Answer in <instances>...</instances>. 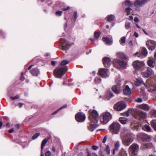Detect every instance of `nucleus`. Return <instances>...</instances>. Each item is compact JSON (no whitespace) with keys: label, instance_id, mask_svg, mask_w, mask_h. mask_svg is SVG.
<instances>
[{"label":"nucleus","instance_id":"f257e3e1","mask_svg":"<svg viewBox=\"0 0 156 156\" xmlns=\"http://www.w3.org/2000/svg\"><path fill=\"white\" fill-rule=\"evenodd\" d=\"M125 132V135L122 137V140L123 144L128 146L133 141L134 136L128 129H126Z\"/></svg>","mask_w":156,"mask_h":156},{"label":"nucleus","instance_id":"f03ea898","mask_svg":"<svg viewBox=\"0 0 156 156\" xmlns=\"http://www.w3.org/2000/svg\"><path fill=\"white\" fill-rule=\"evenodd\" d=\"M100 121L102 124H105L112 119V114L109 112H105L100 115Z\"/></svg>","mask_w":156,"mask_h":156},{"label":"nucleus","instance_id":"7ed1b4c3","mask_svg":"<svg viewBox=\"0 0 156 156\" xmlns=\"http://www.w3.org/2000/svg\"><path fill=\"white\" fill-rule=\"evenodd\" d=\"M120 128V125L117 122H113L109 126L110 131L113 134H118Z\"/></svg>","mask_w":156,"mask_h":156},{"label":"nucleus","instance_id":"20e7f679","mask_svg":"<svg viewBox=\"0 0 156 156\" xmlns=\"http://www.w3.org/2000/svg\"><path fill=\"white\" fill-rule=\"evenodd\" d=\"M61 43V48L63 50H66L74 44L73 43H70L69 41L64 39H61L59 40Z\"/></svg>","mask_w":156,"mask_h":156},{"label":"nucleus","instance_id":"39448f33","mask_svg":"<svg viewBox=\"0 0 156 156\" xmlns=\"http://www.w3.org/2000/svg\"><path fill=\"white\" fill-rule=\"evenodd\" d=\"M139 149V146L136 144H133L129 148V156H135Z\"/></svg>","mask_w":156,"mask_h":156},{"label":"nucleus","instance_id":"423d86ee","mask_svg":"<svg viewBox=\"0 0 156 156\" xmlns=\"http://www.w3.org/2000/svg\"><path fill=\"white\" fill-rule=\"evenodd\" d=\"M91 123H95L98 120V114L97 112L94 110H92L91 114L89 117Z\"/></svg>","mask_w":156,"mask_h":156},{"label":"nucleus","instance_id":"0eeeda50","mask_svg":"<svg viewBox=\"0 0 156 156\" xmlns=\"http://www.w3.org/2000/svg\"><path fill=\"white\" fill-rule=\"evenodd\" d=\"M146 44L149 49L151 51L153 50L156 47V42L153 40H149L147 41L146 42Z\"/></svg>","mask_w":156,"mask_h":156},{"label":"nucleus","instance_id":"6e6552de","mask_svg":"<svg viewBox=\"0 0 156 156\" xmlns=\"http://www.w3.org/2000/svg\"><path fill=\"white\" fill-rule=\"evenodd\" d=\"M86 116L82 113H78L75 115L76 120L79 122H82L85 120Z\"/></svg>","mask_w":156,"mask_h":156},{"label":"nucleus","instance_id":"1a4fd4ad","mask_svg":"<svg viewBox=\"0 0 156 156\" xmlns=\"http://www.w3.org/2000/svg\"><path fill=\"white\" fill-rule=\"evenodd\" d=\"M146 87L148 88L149 91L152 93L156 92V84L149 83L147 81Z\"/></svg>","mask_w":156,"mask_h":156},{"label":"nucleus","instance_id":"9d476101","mask_svg":"<svg viewBox=\"0 0 156 156\" xmlns=\"http://www.w3.org/2000/svg\"><path fill=\"white\" fill-rule=\"evenodd\" d=\"M137 137L139 139L143 141H149L151 138L150 136L142 133L138 134L137 135Z\"/></svg>","mask_w":156,"mask_h":156},{"label":"nucleus","instance_id":"9b49d317","mask_svg":"<svg viewBox=\"0 0 156 156\" xmlns=\"http://www.w3.org/2000/svg\"><path fill=\"white\" fill-rule=\"evenodd\" d=\"M134 117L137 119H139L140 118L144 119L146 116L145 113L142 111H139L135 113L134 115Z\"/></svg>","mask_w":156,"mask_h":156},{"label":"nucleus","instance_id":"f8f14e48","mask_svg":"<svg viewBox=\"0 0 156 156\" xmlns=\"http://www.w3.org/2000/svg\"><path fill=\"white\" fill-rule=\"evenodd\" d=\"M115 107L117 110L120 111L125 108L126 107V105L124 102H119L117 103L115 105Z\"/></svg>","mask_w":156,"mask_h":156},{"label":"nucleus","instance_id":"ddd939ff","mask_svg":"<svg viewBox=\"0 0 156 156\" xmlns=\"http://www.w3.org/2000/svg\"><path fill=\"white\" fill-rule=\"evenodd\" d=\"M108 71L107 69L101 68L99 69V75L104 78L108 76Z\"/></svg>","mask_w":156,"mask_h":156},{"label":"nucleus","instance_id":"4468645a","mask_svg":"<svg viewBox=\"0 0 156 156\" xmlns=\"http://www.w3.org/2000/svg\"><path fill=\"white\" fill-rule=\"evenodd\" d=\"M148 1V0H142L141 1L140 0H136L135 2L134 5L135 6H142Z\"/></svg>","mask_w":156,"mask_h":156},{"label":"nucleus","instance_id":"2eb2a0df","mask_svg":"<svg viewBox=\"0 0 156 156\" xmlns=\"http://www.w3.org/2000/svg\"><path fill=\"white\" fill-rule=\"evenodd\" d=\"M68 68L66 66L59 68V78H60L65 73L67 70Z\"/></svg>","mask_w":156,"mask_h":156},{"label":"nucleus","instance_id":"dca6fc26","mask_svg":"<svg viewBox=\"0 0 156 156\" xmlns=\"http://www.w3.org/2000/svg\"><path fill=\"white\" fill-rule=\"evenodd\" d=\"M154 73L152 69L150 67L147 68V71L146 72H143L142 73L143 76L146 78H147Z\"/></svg>","mask_w":156,"mask_h":156},{"label":"nucleus","instance_id":"f3484780","mask_svg":"<svg viewBox=\"0 0 156 156\" xmlns=\"http://www.w3.org/2000/svg\"><path fill=\"white\" fill-rule=\"evenodd\" d=\"M116 62L118 63L121 67L123 68L125 67L127 65V63L126 62L121 61L119 59H115L114 60L113 63H115Z\"/></svg>","mask_w":156,"mask_h":156},{"label":"nucleus","instance_id":"a211bd4d","mask_svg":"<svg viewBox=\"0 0 156 156\" xmlns=\"http://www.w3.org/2000/svg\"><path fill=\"white\" fill-rule=\"evenodd\" d=\"M112 90L115 94H119L121 90V89L119 86L115 85L112 87Z\"/></svg>","mask_w":156,"mask_h":156},{"label":"nucleus","instance_id":"6ab92c4d","mask_svg":"<svg viewBox=\"0 0 156 156\" xmlns=\"http://www.w3.org/2000/svg\"><path fill=\"white\" fill-rule=\"evenodd\" d=\"M143 64V62L139 61H136L133 62V65L135 69H140V67L142 66Z\"/></svg>","mask_w":156,"mask_h":156},{"label":"nucleus","instance_id":"aec40b11","mask_svg":"<svg viewBox=\"0 0 156 156\" xmlns=\"http://www.w3.org/2000/svg\"><path fill=\"white\" fill-rule=\"evenodd\" d=\"M103 63L104 66L106 67H108L111 62L110 59L108 57H105L103 59Z\"/></svg>","mask_w":156,"mask_h":156},{"label":"nucleus","instance_id":"412c9836","mask_svg":"<svg viewBox=\"0 0 156 156\" xmlns=\"http://www.w3.org/2000/svg\"><path fill=\"white\" fill-rule=\"evenodd\" d=\"M131 123V127L132 129L134 130H138L139 126L137 122L134 121L132 122Z\"/></svg>","mask_w":156,"mask_h":156},{"label":"nucleus","instance_id":"4be33fe9","mask_svg":"<svg viewBox=\"0 0 156 156\" xmlns=\"http://www.w3.org/2000/svg\"><path fill=\"white\" fill-rule=\"evenodd\" d=\"M124 94L125 95L130 94L131 93L130 89L128 85H126L123 90Z\"/></svg>","mask_w":156,"mask_h":156},{"label":"nucleus","instance_id":"5701e85b","mask_svg":"<svg viewBox=\"0 0 156 156\" xmlns=\"http://www.w3.org/2000/svg\"><path fill=\"white\" fill-rule=\"evenodd\" d=\"M31 74L34 76H37L40 74V72L37 68L33 69L30 71Z\"/></svg>","mask_w":156,"mask_h":156},{"label":"nucleus","instance_id":"b1692460","mask_svg":"<svg viewBox=\"0 0 156 156\" xmlns=\"http://www.w3.org/2000/svg\"><path fill=\"white\" fill-rule=\"evenodd\" d=\"M103 41L105 42L106 44H111L112 42V41L111 39L107 37H103L102 38Z\"/></svg>","mask_w":156,"mask_h":156},{"label":"nucleus","instance_id":"393cba45","mask_svg":"<svg viewBox=\"0 0 156 156\" xmlns=\"http://www.w3.org/2000/svg\"><path fill=\"white\" fill-rule=\"evenodd\" d=\"M117 55L118 57L121 59L126 60L127 59V58L126 57L125 55L122 53L119 52L117 53Z\"/></svg>","mask_w":156,"mask_h":156},{"label":"nucleus","instance_id":"a878e982","mask_svg":"<svg viewBox=\"0 0 156 156\" xmlns=\"http://www.w3.org/2000/svg\"><path fill=\"white\" fill-rule=\"evenodd\" d=\"M143 83L145 84L143 80L141 78L137 79L135 83V85L137 86H140V84Z\"/></svg>","mask_w":156,"mask_h":156},{"label":"nucleus","instance_id":"bb28decb","mask_svg":"<svg viewBox=\"0 0 156 156\" xmlns=\"http://www.w3.org/2000/svg\"><path fill=\"white\" fill-rule=\"evenodd\" d=\"M144 147L143 149H145L146 148H151L152 147L153 145L152 143H144L143 144Z\"/></svg>","mask_w":156,"mask_h":156},{"label":"nucleus","instance_id":"cd10ccee","mask_svg":"<svg viewBox=\"0 0 156 156\" xmlns=\"http://www.w3.org/2000/svg\"><path fill=\"white\" fill-rule=\"evenodd\" d=\"M119 121L122 124H125L127 123L128 121L127 119L124 118H120L119 120Z\"/></svg>","mask_w":156,"mask_h":156},{"label":"nucleus","instance_id":"c85d7f7f","mask_svg":"<svg viewBox=\"0 0 156 156\" xmlns=\"http://www.w3.org/2000/svg\"><path fill=\"white\" fill-rule=\"evenodd\" d=\"M107 96L105 99L107 100H109L111 98L113 97V94L111 91H108L107 94Z\"/></svg>","mask_w":156,"mask_h":156},{"label":"nucleus","instance_id":"c756f323","mask_svg":"<svg viewBox=\"0 0 156 156\" xmlns=\"http://www.w3.org/2000/svg\"><path fill=\"white\" fill-rule=\"evenodd\" d=\"M48 140L46 138H44L42 141L41 144V152L43 151V149L45 145L47 142Z\"/></svg>","mask_w":156,"mask_h":156},{"label":"nucleus","instance_id":"7c9ffc66","mask_svg":"<svg viewBox=\"0 0 156 156\" xmlns=\"http://www.w3.org/2000/svg\"><path fill=\"white\" fill-rule=\"evenodd\" d=\"M107 20L108 21H112L115 19V16L114 15H108L106 17Z\"/></svg>","mask_w":156,"mask_h":156},{"label":"nucleus","instance_id":"2f4dec72","mask_svg":"<svg viewBox=\"0 0 156 156\" xmlns=\"http://www.w3.org/2000/svg\"><path fill=\"white\" fill-rule=\"evenodd\" d=\"M98 126V124H94L90 125V126L88 127V128L89 130L91 131H93Z\"/></svg>","mask_w":156,"mask_h":156},{"label":"nucleus","instance_id":"473e14b6","mask_svg":"<svg viewBox=\"0 0 156 156\" xmlns=\"http://www.w3.org/2000/svg\"><path fill=\"white\" fill-rule=\"evenodd\" d=\"M140 108L143 109L145 110L148 111L149 109L148 107L146 104H142L139 106Z\"/></svg>","mask_w":156,"mask_h":156},{"label":"nucleus","instance_id":"72a5a7b5","mask_svg":"<svg viewBox=\"0 0 156 156\" xmlns=\"http://www.w3.org/2000/svg\"><path fill=\"white\" fill-rule=\"evenodd\" d=\"M53 73L54 76L57 78L58 77V68H56L54 71Z\"/></svg>","mask_w":156,"mask_h":156},{"label":"nucleus","instance_id":"f704fd0d","mask_svg":"<svg viewBox=\"0 0 156 156\" xmlns=\"http://www.w3.org/2000/svg\"><path fill=\"white\" fill-rule=\"evenodd\" d=\"M77 17V12L76 11L74 12L72 18V20L75 21Z\"/></svg>","mask_w":156,"mask_h":156},{"label":"nucleus","instance_id":"c9c22d12","mask_svg":"<svg viewBox=\"0 0 156 156\" xmlns=\"http://www.w3.org/2000/svg\"><path fill=\"white\" fill-rule=\"evenodd\" d=\"M151 123L152 126L155 130H156V120L152 121Z\"/></svg>","mask_w":156,"mask_h":156},{"label":"nucleus","instance_id":"e433bc0d","mask_svg":"<svg viewBox=\"0 0 156 156\" xmlns=\"http://www.w3.org/2000/svg\"><path fill=\"white\" fill-rule=\"evenodd\" d=\"M119 156H127V154L126 152L123 150L120 151Z\"/></svg>","mask_w":156,"mask_h":156},{"label":"nucleus","instance_id":"4c0bfd02","mask_svg":"<svg viewBox=\"0 0 156 156\" xmlns=\"http://www.w3.org/2000/svg\"><path fill=\"white\" fill-rule=\"evenodd\" d=\"M119 147V142L118 141H117L115 143V148L114 149L116 151H117L118 150Z\"/></svg>","mask_w":156,"mask_h":156},{"label":"nucleus","instance_id":"58836bf2","mask_svg":"<svg viewBox=\"0 0 156 156\" xmlns=\"http://www.w3.org/2000/svg\"><path fill=\"white\" fill-rule=\"evenodd\" d=\"M131 23L129 22L126 21L125 24V27L126 29L129 30L130 27Z\"/></svg>","mask_w":156,"mask_h":156},{"label":"nucleus","instance_id":"ea45409f","mask_svg":"<svg viewBox=\"0 0 156 156\" xmlns=\"http://www.w3.org/2000/svg\"><path fill=\"white\" fill-rule=\"evenodd\" d=\"M143 129L148 132H150L151 129L150 126L147 125H145L143 127Z\"/></svg>","mask_w":156,"mask_h":156},{"label":"nucleus","instance_id":"a19ab883","mask_svg":"<svg viewBox=\"0 0 156 156\" xmlns=\"http://www.w3.org/2000/svg\"><path fill=\"white\" fill-rule=\"evenodd\" d=\"M141 96L144 97V100L146 99L147 98V96L146 93L144 91H142L140 92Z\"/></svg>","mask_w":156,"mask_h":156},{"label":"nucleus","instance_id":"79ce46f5","mask_svg":"<svg viewBox=\"0 0 156 156\" xmlns=\"http://www.w3.org/2000/svg\"><path fill=\"white\" fill-rule=\"evenodd\" d=\"M69 62L67 60H64L62 61L60 63V65L62 66H64L66 64H68Z\"/></svg>","mask_w":156,"mask_h":156},{"label":"nucleus","instance_id":"37998d69","mask_svg":"<svg viewBox=\"0 0 156 156\" xmlns=\"http://www.w3.org/2000/svg\"><path fill=\"white\" fill-rule=\"evenodd\" d=\"M95 83L98 84L100 83L101 81V79L99 77H96L94 80Z\"/></svg>","mask_w":156,"mask_h":156},{"label":"nucleus","instance_id":"c03bdc74","mask_svg":"<svg viewBox=\"0 0 156 156\" xmlns=\"http://www.w3.org/2000/svg\"><path fill=\"white\" fill-rule=\"evenodd\" d=\"M126 41V37H122L120 40V42L122 45H123L125 43Z\"/></svg>","mask_w":156,"mask_h":156},{"label":"nucleus","instance_id":"a18cd8bd","mask_svg":"<svg viewBox=\"0 0 156 156\" xmlns=\"http://www.w3.org/2000/svg\"><path fill=\"white\" fill-rule=\"evenodd\" d=\"M105 151L106 152V153L108 154H109L110 153V147H109L108 145H107L106 147L105 148Z\"/></svg>","mask_w":156,"mask_h":156},{"label":"nucleus","instance_id":"49530a36","mask_svg":"<svg viewBox=\"0 0 156 156\" xmlns=\"http://www.w3.org/2000/svg\"><path fill=\"white\" fill-rule=\"evenodd\" d=\"M125 4L126 5L130 6H132L133 4L131 3L130 1L129 0H126L125 2Z\"/></svg>","mask_w":156,"mask_h":156},{"label":"nucleus","instance_id":"de8ad7c7","mask_svg":"<svg viewBox=\"0 0 156 156\" xmlns=\"http://www.w3.org/2000/svg\"><path fill=\"white\" fill-rule=\"evenodd\" d=\"M131 10V9L129 7L125 9V12L126 13V15H129V13Z\"/></svg>","mask_w":156,"mask_h":156},{"label":"nucleus","instance_id":"09e8293b","mask_svg":"<svg viewBox=\"0 0 156 156\" xmlns=\"http://www.w3.org/2000/svg\"><path fill=\"white\" fill-rule=\"evenodd\" d=\"M142 53L144 55H147V52L146 48H143Z\"/></svg>","mask_w":156,"mask_h":156},{"label":"nucleus","instance_id":"8fccbe9b","mask_svg":"<svg viewBox=\"0 0 156 156\" xmlns=\"http://www.w3.org/2000/svg\"><path fill=\"white\" fill-rule=\"evenodd\" d=\"M40 133H38L34 134L32 137V139L34 140L37 138L40 135Z\"/></svg>","mask_w":156,"mask_h":156},{"label":"nucleus","instance_id":"3c124183","mask_svg":"<svg viewBox=\"0 0 156 156\" xmlns=\"http://www.w3.org/2000/svg\"><path fill=\"white\" fill-rule=\"evenodd\" d=\"M100 35V33L95 32L94 34V36L95 38L97 39L98 38Z\"/></svg>","mask_w":156,"mask_h":156},{"label":"nucleus","instance_id":"603ef678","mask_svg":"<svg viewBox=\"0 0 156 156\" xmlns=\"http://www.w3.org/2000/svg\"><path fill=\"white\" fill-rule=\"evenodd\" d=\"M151 113L152 116L156 118V110H152L151 112Z\"/></svg>","mask_w":156,"mask_h":156},{"label":"nucleus","instance_id":"864d4df0","mask_svg":"<svg viewBox=\"0 0 156 156\" xmlns=\"http://www.w3.org/2000/svg\"><path fill=\"white\" fill-rule=\"evenodd\" d=\"M153 64V61L151 60H149L147 62L148 65L150 66H152Z\"/></svg>","mask_w":156,"mask_h":156},{"label":"nucleus","instance_id":"5fc2aeb1","mask_svg":"<svg viewBox=\"0 0 156 156\" xmlns=\"http://www.w3.org/2000/svg\"><path fill=\"white\" fill-rule=\"evenodd\" d=\"M51 155V152L49 151H46L45 153V156H50Z\"/></svg>","mask_w":156,"mask_h":156},{"label":"nucleus","instance_id":"6e6d98bb","mask_svg":"<svg viewBox=\"0 0 156 156\" xmlns=\"http://www.w3.org/2000/svg\"><path fill=\"white\" fill-rule=\"evenodd\" d=\"M19 98V96L18 95H16L14 97H11V100H15V99H17Z\"/></svg>","mask_w":156,"mask_h":156},{"label":"nucleus","instance_id":"4d7b16f0","mask_svg":"<svg viewBox=\"0 0 156 156\" xmlns=\"http://www.w3.org/2000/svg\"><path fill=\"white\" fill-rule=\"evenodd\" d=\"M67 106V105L66 104H65L64 105L62 106H61L60 108H59V110L62 109L64 108H66Z\"/></svg>","mask_w":156,"mask_h":156},{"label":"nucleus","instance_id":"13d9d810","mask_svg":"<svg viewBox=\"0 0 156 156\" xmlns=\"http://www.w3.org/2000/svg\"><path fill=\"white\" fill-rule=\"evenodd\" d=\"M107 136L106 135L104 137V138L103 139V141H102V142L103 143H105L106 142L107 139Z\"/></svg>","mask_w":156,"mask_h":156},{"label":"nucleus","instance_id":"bf43d9fd","mask_svg":"<svg viewBox=\"0 0 156 156\" xmlns=\"http://www.w3.org/2000/svg\"><path fill=\"white\" fill-rule=\"evenodd\" d=\"M136 101L137 102H140L142 101V99L140 98H138L136 100Z\"/></svg>","mask_w":156,"mask_h":156},{"label":"nucleus","instance_id":"052dcab7","mask_svg":"<svg viewBox=\"0 0 156 156\" xmlns=\"http://www.w3.org/2000/svg\"><path fill=\"white\" fill-rule=\"evenodd\" d=\"M23 72L21 73V76L20 77V79L21 80H23L24 79V77L23 76Z\"/></svg>","mask_w":156,"mask_h":156},{"label":"nucleus","instance_id":"680f3d73","mask_svg":"<svg viewBox=\"0 0 156 156\" xmlns=\"http://www.w3.org/2000/svg\"><path fill=\"white\" fill-rule=\"evenodd\" d=\"M129 111L128 110L127 112H126L125 113V115L128 117L129 115Z\"/></svg>","mask_w":156,"mask_h":156},{"label":"nucleus","instance_id":"e2e57ef3","mask_svg":"<svg viewBox=\"0 0 156 156\" xmlns=\"http://www.w3.org/2000/svg\"><path fill=\"white\" fill-rule=\"evenodd\" d=\"M134 20V21L136 22H139V19L137 17H135Z\"/></svg>","mask_w":156,"mask_h":156},{"label":"nucleus","instance_id":"0e129e2a","mask_svg":"<svg viewBox=\"0 0 156 156\" xmlns=\"http://www.w3.org/2000/svg\"><path fill=\"white\" fill-rule=\"evenodd\" d=\"M92 149L94 150H96L98 149V147L97 146L94 145L92 146Z\"/></svg>","mask_w":156,"mask_h":156},{"label":"nucleus","instance_id":"69168bd1","mask_svg":"<svg viewBox=\"0 0 156 156\" xmlns=\"http://www.w3.org/2000/svg\"><path fill=\"white\" fill-rule=\"evenodd\" d=\"M57 63V62L55 61H51V64L52 66H55L56 63Z\"/></svg>","mask_w":156,"mask_h":156},{"label":"nucleus","instance_id":"338daca9","mask_svg":"<svg viewBox=\"0 0 156 156\" xmlns=\"http://www.w3.org/2000/svg\"><path fill=\"white\" fill-rule=\"evenodd\" d=\"M53 8L55 9H57L58 8V5L56 4L54 5Z\"/></svg>","mask_w":156,"mask_h":156},{"label":"nucleus","instance_id":"774afa93","mask_svg":"<svg viewBox=\"0 0 156 156\" xmlns=\"http://www.w3.org/2000/svg\"><path fill=\"white\" fill-rule=\"evenodd\" d=\"M134 35L136 37H138V34L136 32H134Z\"/></svg>","mask_w":156,"mask_h":156}]
</instances>
